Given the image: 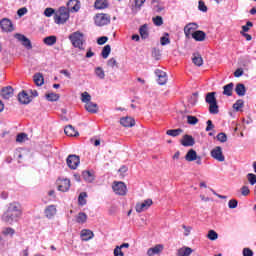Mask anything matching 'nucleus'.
<instances>
[{
	"instance_id": "37998d69",
	"label": "nucleus",
	"mask_w": 256,
	"mask_h": 256,
	"mask_svg": "<svg viewBox=\"0 0 256 256\" xmlns=\"http://www.w3.org/2000/svg\"><path fill=\"white\" fill-rule=\"evenodd\" d=\"M139 33L142 39H147V37H149V32L147 31V26L143 25L140 29H139Z\"/></svg>"
},
{
	"instance_id": "9d476101",
	"label": "nucleus",
	"mask_w": 256,
	"mask_h": 256,
	"mask_svg": "<svg viewBox=\"0 0 256 256\" xmlns=\"http://www.w3.org/2000/svg\"><path fill=\"white\" fill-rule=\"evenodd\" d=\"M151 205H153V200L146 199L143 202H138L136 204L135 210L137 213H143V211H147Z\"/></svg>"
},
{
	"instance_id": "7ed1b4c3",
	"label": "nucleus",
	"mask_w": 256,
	"mask_h": 256,
	"mask_svg": "<svg viewBox=\"0 0 256 256\" xmlns=\"http://www.w3.org/2000/svg\"><path fill=\"white\" fill-rule=\"evenodd\" d=\"M69 40L76 49H83V45H85V35L79 31L70 34Z\"/></svg>"
},
{
	"instance_id": "cd10ccee",
	"label": "nucleus",
	"mask_w": 256,
	"mask_h": 256,
	"mask_svg": "<svg viewBox=\"0 0 256 256\" xmlns=\"http://www.w3.org/2000/svg\"><path fill=\"white\" fill-rule=\"evenodd\" d=\"M95 9H107L109 2L107 0H96L94 3Z\"/></svg>"
},
{
	"instance_id": "e433bc0d",
	"label": "nucleus",
	"mask_w": 256,
	"mask_h": 256,
	"mask_svg": "<svg viewBox=\"0 0 256 256\" xmlns=\"http://www.w3.org/2000/svg\"><path fill=\"white\" fill-rule=\"evenodd\" d=\"M223 94L227 95V97H231L233 95V83H229L224 86Z\"/></svg>"
},
{
	"instance_id": "423d86ee",
	"label": "nucleus",
	"mask_w": 256,
	"mask_h": 256,
	"mask_svg": "<svg viewBox=\"0 0 256 256\" xmlns=\"http://www.w3.org/2000/svg\"><path fill=\"white\" fill-rule=\"evenodd\" d=\"M94 22L98 27H103L111 23V17H109L107 14H96L94 17Z\"/></svg>"
},
{
	"instance_id": "5701e85b",
	"label": "nucleus",
	"mask_w": 256,
	"mask_h": 256,
	"mask_svg": "<svg viewBox=\"0 0 256 256\" xmlns=\"http://www.w3.org/2000/svg\"><path fill=\"white\" fill-rule=\"evenodd\" d=\"M64 133L68 137H79V132L77 130H75V127H73L72 125L66 126L64 129Z\"/></svg>"
},
{
	"instance_id": "20e7f679",
	"label": "nucleus",
	"mask_w": 256,
	"mask_h": 256,
	"mask_svg": "<svg viewBox=\"0 0 256 256\" xmlns=\"http://www.w3.org/2000/svg\"><path fill=\"white\" fill-rule=\"evenodd\" d=\"M206 103L209 105V112L212 115L219 113V105H217V98H215V92H210L206 95Z\"/></svg>"
},
{
	"instance_id": "a18cd8bd",
	"label": "nucleus",
	"mask_w": 256,
	"mask_h": 256,
	"mask_svg": "<svg viewBox=\"0 0 256 256\" xmlns=\"http://www.w3.org/2000/svg\"><path fill=\"white\" fill-rule=\"evenodd\" d=\"M243 105H245L243 100H237L236 103L233 104V109L235 111H241V109H243Z\"/></svg>"
},
{
	"instance_id": "4c0bfd02",
	"label": "nucleus",
	"mask_w": 256,
	"mask_h": 256,
	"mask_svg": "<svg viewBox=\"0 0 256 256\" xmlns=\"http://www.w3.org/2000/svg\"><path fill=\"white\" fill-rule=\"evenodd\" d=\"M80 99L82 103H85V105H87L88 103H91V94H89V92H83Z\"/></svg>"
},
{
	"instance_id": "f257e3e1",
	"label": "nucleus",
	"mask_w": 256,
	"mask_h": 256,
	"mask_svg": "<svg viewBox=\"0 0 256 256\" xmlns=\"http://www.w3.org/2000/svg\"><path fill=\"white\" fill-rule=\"evenodd\" d=\"M23 215V208L19 202H11L8 204L6 211L2 215V221L13 225V223L19 221Z\"/></svg>"
},
{
	"instance_id": "0eeeda50",
	"label": "nucleus",
	"mask_w": 256,
	"mask_h": 256,
	"mask_svg": "<svg viewBox=\"0 0 256 256\" xmlns=\"http://www.w3.org/2000/svg\"><path fill=\"white\" fill-rule=\"evenodd\" d=\"M57 189L62 193H67L71 189V180L67 178H59L57 180Z\"/></svg>"
},
{
	"instance_id": "a19ab883",
	"label": "nucleus",
	"mask_w": 256,
	"mask_h": 256,
	"mask_svg": "<svg viewBox=\"0 0 256 256\" xmlns=\"http://www.w3.org/2000/svg\"><path fill=\"white\" fill-rule=\"evenodd\" d=\"M171 40L169 39V33H164V35L160 38V45L165 46L169 45Z\"/></svg>"
},
{
	"instance_id": "052dcab7",
	"label": "nucleus",
	"mask_w": 256,
	"mask_h": 256,
	"mask_svg": "<svg viewBox=\"0 0 256 256\" xmlns=\"http://www.w3.org/2000/svg\"><path fill=\"white\" fill-rule=\"evenodd\" d=\"M249 193H251V190H249V187L248 186H243L241 188V194L244 196V197H247V195H249Z\"/></svg>"
},
{
	"instance_id": "7c9ffc66",
	"label": "nucleus",
	"mask_w": 256,
	"mask_h": 256,
	"mask_svg": "<svg viewBox=\"0 0 256 256\" xmlns=\"http://www.w3.org/2000/svg\"><path fill=\"white\" fill-rule=\"evenodd\" d=\"M82 177L87 183H93V181H95V176L93 173L87 170L82 173Z\"/></svg>"
},
{
	"instance_id": "69168bd1",
	"label": "nucleus",
	"mask_w": 256,
	"mask_h": 256,
	"mask_svg": "<svg viewBox=\"0 0 256 256\" xmlns=\"http://www.w3.org/2000/svg\"><path fill=\"white\" fill-rule=\"evenodd\" d=\"M242 254L243 256H253V250L249 248H244Z\"/></svg>"
},
{
	"instance_id": "6e6d98bb",
	"label": "nucleus",
	"mask_w": 256,
	"mask_h": 256,
	"mask_svg": "<svg viewBox=\"0 0 256 256\" xmlns=\"http://www.w3.org/2000/svg\"><path fill=\"white\" fill-rule=\"evenodd\" d=\"M247 179H248L250 185H255V183H256V175L255 174L249 173L247 175Z\"/></svg>"
},
{
	"instance_id": "f03ea898",
	"label": "nucleus",
	"mask_w": 256,
	"mask_h": 256,
	"mask_svg": "<svg viewBox=\"0 0 256 256\" xmlns=\"http://www.w3.org/2000/svg\"><path fill=\"white\" fill-rule=\"evenodd\" d=\"M69 9L65 7H61L54 15V23L56 25H65L69 21Z\"/></svg>"
},
{
	"instance_id": "09e8293b",
	"label": "nucleus",
	"mask_w": 256,
	"mask_h": 256,
	"mask_svg": "<svg viewBox=\"0 0 256 256\" xmlns=\"http://www.w3.org/2000/svg\"><path fill=\"white\" fill-rule=\"evenodd\" d=\"M27 140H28L27 134H25V133L18 134L16 137L17 143H25V141H27Z\"/></svg>"
},
{
	"instance_id": "f8f14e48",
	"label": "nucleus",
	"mask_w": 256,
	"mask_h": 256,
	"mask_svg": "<svg viewBox=\"0 0 256 256\" xmlns=\"http://www.w3.org/2000/svg\"><path fill=\"white\" fill-rule=\"evenodd\" d=\"M66 163L70 169H77L79 167V163H81L79 156L77 155H69Z\"/></svg>"
},
{
	"instance_id": "1a4fd4ad",
	"label": "nucleus",
	"mask_w": 256,
	"mask_h": 256,
	"mask_svg": "<svg viewBox=\"0 0 256 256\" xmlns=\"http://www.w3.org/2000/svg\"><path fill=\"white\" fill-rule=\"evenodd\" d=\"M112 189L116 195H127V185H125L123 182H114Z\"/></svg>"
},
{
	"instance_id": "13d9d810",
	"label": "nucleus",
	"mask_w": 256,
	"mask_h": 256,
	"mask_svg": "<svg viewBox=\"0 0 256 256\" xmlns=\"http://www.w3.org/2000/svg\"><path fill=\"white\" fill-rule=\"evenodd\" d=\"M239 204V202H237L236 199H231L229 202H228V207L229 209H237V205Z\"/></svg>"
},
{
	"instance_id": "39448f33",
	"label": "nucleus",
	"mask_w": 256,
	"mask_h": 256,
	"mask_svg": "<svg viewBox=\"0 0 256 256\" xmlns=\"http://www.w3.org/2000/svg\"><path fill=\"white\" fill-rule=\"evenodd\" d=\"M210 155L212 159H215V161H218V163H223L225 161V154H223V148L221 146L214 147Z\"/></svg>"
},
{
	"instance_id": "ddd939ff",
	"label": "nucleus",
	"mask_w": 256,
	"mask_h": 256,
	"mask_svg": "<svg viewBox=\"0 0 256 256\" xmlns=\"http://www.w3.org/2000/svg\"><path fill=\"white\" fill-rule=\"evenodd\" d=\"M18 101L21 105H29L33 101V96H29L27 91L23 90L18 94Z\"/></svg>"
},
{
	"instance_id": "393cba45",
	"label": "nucleus",
	"mask_w": 256,
	"mask_h": 256,
	"mask_svg": "<svg viewBox=\"0 0 256 256\" xmlns=\"http://www.w3.org/2000/svg\"><path fill=\"white\" fill-rule=\"evenodd\" d=\"M192 253H193V249H191L190 247L184 246L178 249L176 256H191Z\"/></svg>"
},
{
	"instance_id": "774afa93",
	"label": "nucleus",
	"mask_w": 256,
	"mask_h": 256,
	"mask_svg": "<svg viewBox=\"0 0 256 256\" xmlns=\"http://www.w3.org/2000/svg\"><path fill=\"white\" fill-rule=\"evenodd\" d=\"M213 127H215L213 125V122L211 120L207 121V127H206V131H211L213 129Z\"/></svg>"
},
{
	"instance_id": "e2e57ef3",
	"label": "nucleus",
	"mask_w": 256,
	"mask_h": 256,
	"mask_svg": "<svg viewBox=\"0 0 256 256\" xmlns=\"http://www.w3.org/2000/svg\"><path fill=\"white\" fill-rule=\"evenodd\" d=\"M108 67H117V60H115V58H111L108 60V63H107Z\"/></svg>"
},
{
	"instance_id": "bb28decb",
	"label": "nucleus",
	"mask_w": 256,
	"mask_h": 256,
	"mask_svg": "<svg viewBox=\"0 0 256 256\" xmlns=\"http://www.w3.org/2000/svg\"><path fill=\"white\" fill-rule=\"evenodd\" d=\"M85 109L88 113H97L99 111V106L97 103L89 102L88 104H85Z\"/></svg>"
},
{
	"instance_id": "c03bdc74",
	"label": "nucleus",
	"mask_w": 256,
	"mask_h": 256,
	"mask_svg": "<svg viewBox=\"0 0 256 256\" xmlns=\"http://www.w3.org/2000/svg\"><path fill=\"white\" fill-rule=\"evenodd\" d=\"M110 54H111V46L106 45L103 48L101 55H102L103 59H107V57H109Z\"/></svg>"
},
{
	"instance_id": "a211bd4d",
	"label": "nucleus",
	"mask_w": 256,
	"mask_h": 256,
	"mask_svg": "<svg viewBox=\"0 0 256 256\" xmlns=\"http://www.w3.org/2000/svg\"><path fill=\"white\" fill-rule=\"evenodd\" d=\"M13 95H14L13 87L6 86V87L2 88V90H1L2 99H11V97H13Z\"/></svg>"
},
{
	"instance_id": "412c9836",
	"label": "nucleus",
	"mask_w": 256,
	"mask_h": 256,
	"mask_svg": "<svg viewBox=\"0 0 256 256\" xmlns=\"http://www.w3.org/2000/svg\"><path fill=\"white\" fill-rule=\"evenodd\" d=\"M155 74L158 77L159 85H165L167 83V73L165 71L157 69Z\"/></svg>"
},
{
	"instance_id": "58836bf2",
	"label": "nucleus",
	"mask_w": 256,
	"mask_h": 256,
	"mask_svg": "<svg viewBox=\"0 0 256 256\" xmlns=\"http://www.w3.org/2000/svg\"><path fill=\"white\" fill-rule=\"evenodd\" d=\"M45 97H46L47 101L53 102V101H59L60 96L57 93L50 92V93H47L45 95Z\"/></svg>"
},
{
	"instance_id": "72a5a7b5",
	"label": "nucleus",
	"mask_w": 256,
	"mask_h": 256,
	"mask_svg": "<svg viewBox=\"0 0 256 256\" xmlns=\"http://www.w3.org/2000/svg\"><path fill=\"white\" fill-rule=\"evenodd\" d=\"M2 235H4V237H13V235H15V229L11 227H5L2 229Z\"/></svg>"
},
{
	"instance_id": "338daca9",
	"label": "nucleus",
	"mask_w": 256,
	"mask_h": 256,
	"mask_svg": "<svg viewBox=\"0 0 256 256\" xmlns=\"http://www.w3.org/2000/svg\"><path fill=\"white\" fill-rule=\"evenodd\" d=\"M243 76V69L238 68L235 72H234V77H241Z\"/></svg>"
},
{
	"instance_id": "f3484780",
	"label": "nucleus",
	"mask_w": 256,
	"mask_h": 256,
	"mask_svg": "<svg viewBox=\"0 0 256 256\" xmlns=\"http://www.w3.org/2000/svg\"><path fill=\"white\" fill-rule=\"evenodd\" d=\"M68 11H72L73 13H77L79 9H81V2L79 0H70L67 3Z\"/></svg>"
},
{
	"instance_id": "9b49d317",
	"label": "nucleus",
	"mask_w": 256,
	"mask_h": 256,
	"mask_svg": "<svg viewBox=\"0 0 256 256\" xmlns=\"http://www.w3.org/2000/svg\"><path fill=\"white\" fill-rule=\"evenodd\" d=\"M185 159H186V161H189V162L196 161V165L202 164L201 156H198L197 152L193 149H190L187 152Z\"/></svg>"
},
{
	"instance_id": "49530a36",
	"label": "nucleus",
	"mask_w": 256,
	"mask_h": 256,
	"mask_svg": "<svg viewBox=\"0 0 256 256\" xmlns=\"http://www.w3.org/2000/svg\"><path fill=\"white\" fill-rule=\"evenodd\" d=\"M187 123L189 125H197L199 123V119L195 116L188 115L187 116Z\"/></svg>"
},
{
	"instance_id": "4d7b16f0",
	"label": "nucleus",
	"mask_w": 256,
	"mask_h": 256,
	"mask_svg": "<svg viewBox=\"0 0 256 256\" xmlns=\"http://www.w3.org/2000/svg\"><path fill=\"white\" fill-rule=\"evenodd\" d=\"M44 15H45V17H52L53 15H55V9H53V8H46L44 10Z\"/></svg>"
},
{
	"instance_id": "0e129e2a",
	"label": "nucleus",
	"mask_w": 256,
	"mask_h": 256,
	"mask_svg": "<svg viewBox=\"0 0 256 256\" xmlns=\"http://www.w3.org/2000/svg\"><path fill=\"white\" fill-rule=\"evenodd\" d=\"M250 27H253V23L248 21V22L246 23V25L242 26V31H243L244 33H247V31H249V28H250Z\"/></svg>"
},
{
	"instance_id": "f704fd0d",
	"label": "nucleus",
	"mask_w": 256,
	"mask_h": 256,
	"mask_svg": "<svg viewBox=\"0 0 256 256\" xmlns=\"http://www.w3.org/2000/svg\"><path fill=\"white\" fill-rule=\"evenodd\" d=\"M44 43L45 45H48L49 47L55 45V43H57V37L56 36H48L46 38H44Z\"/></svg>"
},
{
	"instance_id": "a878e982",
	"label": "nucleus",
	"mask_w": 256,
	"mask_h": 256,
	"mask_svg": "<svg viewBox=\"0 0 256 256\" xmlns=\"http://www.w3.org/2000/svg\"><path fill=\"white\" fill-rule=\"evenodd\" d=\"M120 123L123 127H134L135 120L127 116V117L121 118Z\"/></svg>"
},
{
	"instance_id": "aec40b11",
	"label": "nucleus",
	"mask_w": 256,
	"mask_h": 256,
	"mask_svg": "<svg viewBox=\"0 0 256 256\" xmlns=\"http://www.w3.org/2000/svg\"><path fill=\"white\" fill-rule=\"evenodd\" d=\"M80 237L83 241H91L95 237V233L89 229H83L80 232Z\"/></svg>"
},
{
	"instance_id": "603ef678",
	"label": "nucleus",
	"mask_w": 256,
	"mask_h": 256,
	"mask_svg": "<svg viewBox=\"0 0 256 256\" xmlns=\"http://www.w3.org/2000/svg\"><path fill=\"white\" fill-rule=\"evenodd\" d=\"M217 139L220 141V143H227V134L221 132L217 135Z\"/></svg>"
},
{
	"instance_id": "b1692460",
	"label": "nucleus",
	"mask_w": 256,
	"mask_h": 256,
	"mask_svg": "<svg viewBox=\"0 0 256 256\" xmlns=\"http://www.w3.org/2000/svg\"><path fill=\"white\" fill-rule=\"evenodd\" d=\"M163 249H164L163 245L158 244V245L148 249L147 255L148 256L159 255V253H161V251H163Z\"/></svg>"
},
{
	"instance_id": "680f3d73",
	"label": "nucleus",
	"mask_w": 256,
	"mask_h": 256,
	"mask_svg": "<svg viewBox=\"0 0 256 256\" xmlns=\"http://www.w3.org/2000/svg\"><path fill=\"white\" fill-rule=\"evenodd\" d=\"M107 41H109V38H107V36H102V37L98 38L97 43H98V45H105V43H107Z\"/></svg>"
},
{
	"instance_id": "6ab92c4d",
	"label": "nucleus",
	"mask_w": 256,
	"mask_h": 256,
	"mask_svg": "<svg viewBox=\"0 0 256 256\" xmlns=\"http://www.w3.org/2000/svg\"><path fill=\"white\" fill-rule=\"evenodd\" d=\"M197 31V24L196 23H189L184 27V34L186 37H193V33Z\"/></svg>"
},
{
	"instance_id": "473e14b6",
	"label": "nucleus",
	"mask_w": 256,
	"mask_h": 256,
	"mask_svg": "<svg viewBox=\"0 0 256 256\" xmlns=\"http://www.w3.org/2000/svg\"><path fill=\"white\" fill-rule=\"evenodd\" d=\"M75 219L76 223H79L80 225L87 223V215L85 212H79Z\"/></svg>"
},
{
	"instance_id": "864d4df0",
	"label": "nucleus",
	"mask_w": 256,
	"mask_h": 256,
	"mask_svg": "<svg viewBox=\"0 0 256 256\" xmlns=\"http://www.w3.org/2000/svg\"><path fill=\"white\" fill-rule=\"evenodd\" d=\"M198 9H199V11H202L203 13H207V6L205 5V2H203V0H200L198 2Z\"/></svg>"
},
{
	"instance_id": "c756f323",
	"label": "nucleus",
	"mask_w": 256,
	"mask_h": 256,
	"mask_svg": "<svg viewBox=\"0 0 256 256\" xmlns=\"http://www.w3.org/2000/svg\"><path fill=\"white\" fill-rule=\"evenodd\" d=\"M35 85L37 87H41L45 83V79L43 78V74L41 73H36L33 77Z\"/></svg>"
},
{
	"instance_id": "2eb2a0df",
	"label": "nucleus",
	"mask_w": 256,
	"mask_h": 256,
	"mask_svg": "<svg viewBox=\"0 0 256 256\" xmlns=\"http://www.w3.org/2000/svg\"><path fill=\"white\" fill-rule=\"evenodd\" d=\"M44 215L47 219H53L57 215V206L49 205L44 210Z\"/></svg>"
},
{
	"instance_id": "4be33fe9",
	"label": "nucleus",
	"mask_w": 256,
	"mask_h": 256,
	"mask_svg": "<svg viewBox=\"0 0 256 256\" xmlns=\"http://www.w3.org/2000/svg\"><path fill=\"white\" fill-rule=\"evenodd\" d=\"M192 38H194L196 41L203 42L205 39H207V34L201 30H196L194 33H192Z\"/></svg>"
},
{
	"instance_id": "4468645a",
	"label": "nucleus",
	"mask_w": 256,
	"mask_h": 256,
	"mask_svg": "<svg viewBox=\"0 0 256 256\" xmlns=\"http://www.w3.org/2000/svg\"><path fill=\"white\" fill-rule=\"evenodd\" d=\"M14 37L18 41H20V43H22V45L26 47V49H33V46L31 45V40H29V38H27L25 35L17 33L14 35Z\"/></svg>"
},
{
	"instance_id": "5fc2aeb1",
	"label": "nucleus",
	"mask_w": 256,
	"mask_h": 256,
	"mask_svg": "<svg viewBox=\"0 0 256 256\" xmlns=\"http://www.w3.org/2000/svg\"><path fill=\"white\" fill-rule=\"evenodd\" d=\"M113 253L114 256H125V253H123V249L120 246H116Z\"/></svg>"
},
{
	"instance_id": "c85d7f7f",
	"label": "nucleus",
	"mask_w": 256,
	"mask_h": 256,
	"mask_svg": "<svg viewBox=\"0 0 256 256\" xmlns=\"http://www.w3.org/2000/svg\"><path fill=\"white\" fill-rule=\"evenodd\" d=\"M235 91L239 97H245V93H247V88H245L243 84L239 83L236 85Z\"/></svg>"
},
{
	"instance_id": "2f4dec72",
	"label": "nucleus",
	"mask_w": 256,
	"mask_h": 256,
	"mask_svg": "<svg viewBox=\"0 0 256 256\" xmlns=\"http://www.w3.org/2000/svg\"><path fill=\"white\" fill-rule=\"evenodd\" d=\"M192 63L197 67H201L203 65V57H201V54H193Z\"/></svg>"
},
{
	"instance_id": "79ce46f5",
	"label": "nucleus",
	"mask_w": 256,
	"mask_h": 256,
	"mask_svg": "<svg viewBox=\"0 0 256 256\" xmlns=\"http://www.w3.org/2000/svg\"><path fill=\"white\" fill-rule=\"evenodd\" d=\"M95 75L98 79H105V70L101 67L95 68Z\"/></svg>"
},
{
	"instance_id": "8fccbe9b",
	"label": "nucleus",
	"mask_w": 256,
	"mask_h": 256,
	"mask_svg": "<svg viewBox=\"0 0 256 256\" xmlns=\"http://www.w3.org/2000/svg\"><path fill=\"white\" fill-rule=\"evenodd\" d=\"M152 21H153L154 25H156L157 27H161V25H163V17H161V16H156V17L152 18Z\"/></svg>"
},
{
	"instance_id": "ea45409f",
	"label": "nucleus",
	"mask_w": 256,
	"mask_h": 256,
	"mask_svg": "<svg viewBox=\"0 0 256 256\" xmlns=\"http://www.w3.org/2000/svg\"><path fill=\"white\" fill-rule=\"evenodd\" d=\"M87 193L82 192L80 193L79 197H78V205H87Z\"/></svg>"
},
{
	"instance_id": "dca6fc26",
	"label": "nucleus",
	"mask_w": 256,
	"mask_h": 256,
	"mask_svg": "<svg viewBox=\"0 0 256 256\" xmlns=\"http://www.w3.org/2000/svg\"><path fill=\"white\" fill-rule=\"evenodd\" d=\"M180 143L183 145V147H193V145H195V139L193 136L186 134L182 137Z\"/></svg>"
},
{
	"instance_id": "c9c22d12",
	"label": "nucleus",
	"mask_w": 256,
	"mask_h": 256,
	"mask_svg": "<svg viewBox=\"0 0 256 256\" xmlns=\"http://www.w3.org/2000/svg\"><path fill=\"white\" fill-rule=\"evenodd\" d=\"M183 133V130L181 128L173 129V130H167L166 135H169L170 137H179Z\"/></svg>"
},
{
	"instance_id": "bf43d9fd",
	"label": "nucleus",
	"mask_w": 256,
	"mask_h": 256,
	"mask_svg": "<svg viewBox=\"0 0 256 256\" xmlns=\"http://www.w3.org/2000/svg\"><path fill=\"white\" fill-rule=\"evenodd\" d=\"M27 13H28V10L26 7H22L17 11L18 17H23L24 15H27Z\"/></svg>"
},
{
	"instance_id": "de8ad7c7",
	"label": "nucleus",
	"mask_w": 256,
	"mask_h": 256,
	"mask_svg": "<svg viewBox=\"0 0 256 256\" xmlns=\"http://www.w3.org/2000/svg\"><path fill=\"white\" fill-rule=\"evenodd\" d=\"M208 239H210V241H217L219 235L217 234V232H215L214 230H210L208 232L207 235Z\"/></svg>"
},
{
	"instance_id": "3c124183",
	"label": "nucleus",
	"mask_w": 256,
	"mask_h": 256,
	"mask_svg": "<svg viewBox=\"0 0 256 256\" xmlns=\"http://www.w3.org/2000/svg\"><path fill=\"white\" fill-rule=\"evenodd\" d=\"M182 229L184 230V236L189 237L191 235V231H193V227L182 225Z\"/></svg>"
},
{
	"instance_id": "6e6552de",
	"label": "nucleus",
	"mask_w": 256,
	"mask_h": 256,
	"mask_svg": "<svg viewBox=\"0 0 256 256\" xmlns=\"http://www.w3.org/2000/svg\"><path fill=\"white\" fill-rule=\"evenodd\" d=\"M0 27L4 33H12V31H15L13 22H11V20L9 18H3L0 21Z\"/></svg>"
}]
</instances>
